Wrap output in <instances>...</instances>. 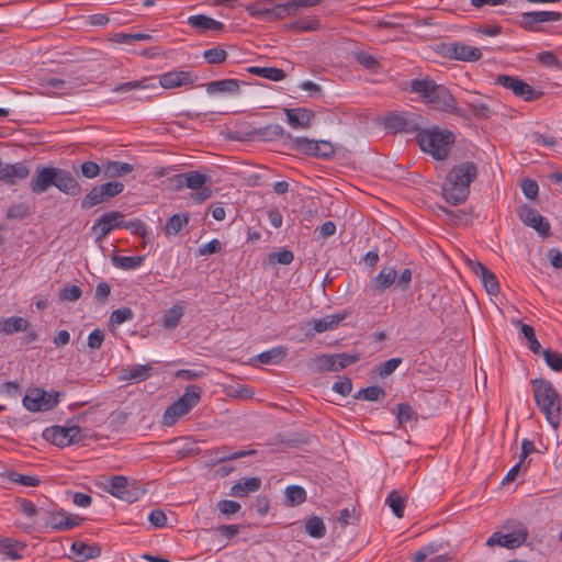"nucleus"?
Returning a JSON list of instances; mask_svg holds the SVG:
<instances>
[{
	"label": "nucleus",
	"mask_w": 562,
	"mask_h": 562,
	"mask_svg": "<svg viewBox=\"0 0 562 562\" xmlns=\"http://www.w3.org/2000/svg\"><path fill=\"white\" fill-rule=\"evenodd\" d=\"M383 127L394 135L397 133H416L414 140L441 142L454 140V134L450 130L440 126H426L423 115L413 111H389L382 119Z\"/></svg>",
	"instance_id": "f257e3e1"
},
{
	"label": "nucleus",
	"mask_w": 562,
	"mask_h": 562,
	"mask_svg": "<svg viewBox=\"0 0 562 562\" xmlns=\"http://www.w3.org/2000/svg\"><path fill=\"white\" fill-rule=\"evenodd\" d=\"M479 176V167L473 161H463L453 166L447 173L442 183V196L452 204L465 202L470 194V187Z\"/></svg>",
	"instance_id": "f03ea898"
},
{
	"label": "nucleus",
	"mask_w": 562,
	"mask_h": 562,
	"mask_svg": "<svg viewBox=\"0 0 562 562\" xmlns=\"http://www.w3.org/2000/svg\"><path fill=\"white\" fill-rule=\"evenodd\" d=\"M533 397L538 408L544 414L547 422L558 429L561 422V397L551 382L544 379L531 381Z\"/></svg>",
	"instance_id": "7ed1b4c3"
},
{
	"label": "nucleus",
	"mask_w": 562,
	"mask_h": 562,
	"mask_svg": "<svg viewBox=\"0 0 562 562\" xmlns=\"http://www.w3.org/2000/svg\"><path fill=\"white\" fill-rule=\"evenodd\" d=\"M210 180V176L199 171H188L184 173L176 175L171 178V182L177 189L187 187L193 190L194 192L190 194V200L198 204L211 198L212 190L209 187H205L206 182Z\"/></svg>",
	"instance_id": "20e7f679"
},
{
	"label": "nucleus",
	"mask_w": 562,
	"mask_h": 562,
	"mask_svg": "<svg viewBox=\"0 0 562 562\" xmlns=\"http://www.w3.org/2000/svg\"><path fill=\"white\" fill-rule=\"evenodd\" d=\"M43 437L55 446L68 447L80 442L85 436L78 425L52 426L44 430Z\"/></svg>",
	"instance_id": "39448f33"
},
{
	"label": "nucleus",
	"mask_w": 562,
	"mask_h": 562,
	"mask_svg": "<svg viewBox=\"0 0 562 562\" xmlns=\"http://www.w3.org/2000/svg\"><path fill=\"white\" fill-rule=\"evenodd\" d=\"M124 184L120 181H110L99 186H94L81 200L82 210H89L98 204L106 202L122 193Z\"/></svg>",
	"instance_id": "423d86ee"
},
{
	"label": "nucleus",
	"mask_w": 562,
	"mask_h": 562,
	"mask_svg": "<svg viewBox=\"0 0 562 562\" xmlns=\"http://www.w3.org/2000/svg\"><path fill=\"white\" fill-rule=\"evenodd\" d=\"M299 155H307L318 159L328 160L336 157L340 148L336 147L334 143H281Z\"/></svg>",
	"instance_id": "0eeeda50"
},
{
	"label": "nucleus",
	"mask_w": 562,
	"mask_h": 562,
	"mask_svg": "<svg viewBox=\"0 0 562 562\" xmlns=\"http://www.w3.org/2000/svg\"><path fill=\"white\" fill-rule=\"evenodd\" d=\"M23 406L31 412H45L53 409L59 402V393H48L42 389H34L23 397Z\"/></svg>",
	"instance_id": "6e6552de"
},
{
	"label": "nucleus",
	"mask_w": 562,
	"mask_h": 562,
	"mask_svg": "<svg viewBox=\"0 0 562 562\" xmlns=\"http://www.w3.org/2000/svg\"><path fill=\"white\" fill-rule=\"evenodd\" d=\"M528 537V530L521 522L517 524L512 531L506 533L496 531L486 541L490 547L499 546L507 549H515L521 546Z\"/></svg>",
	"instance_id": "1a4fd4ad"
},
{
	"label": "nucleus",
	"mask_w": 562,
	"mask_h": 562,
	"mask_svg": "<svg viewBox=\"0 0 562 562\" xmlns=\"http://www.w3.org/2000/svg\"><path fill=\"white\" fill-rule=\"evenodd\" d=\"M495 85L510 90L516 97L525 101H532L541 95V92L536 91L529 83L518 77L509 75H498L495 79Z\"/></svg>",
	"instance_id": "9d476101"
},
{
	"label": "nucleus",
	"mask_w": 562,
	"mask_h": 562,
	"mask_svg": "<svg viewBox=\"0 0 562 562\" xmlns=\"http://www.w3.org/2000/svg\"><path fill=\"white\" fill-rule=\"evenodd\" d=\"M425 103H427L430 108L438 111L456 113L457 115H463L462 110L456 105V100L453 95L443 85L437 83L430 97L427 99Z\"/></svg>",
	"instance_id": "9b49d317"
},
{
	"label": "nucleus",
	"mask_w": 562,
	"mask_h": 562,
	"mask_svg": "<svg viewBox=\"0 0 562 562\" xmlns=\"http://www.w3.org/2000/svg\"><path fill=\"white\" fill-rule=\"evenodd\" d=\"M520 221L531 228H533L541 237L550 236V223L542 216L536 209L528 204L520 205L517 210Z\"/></svg>",
	"instance_id": "f8f14e48"
},
{
	"label": "nucleus",
	"mask_w": 562,
	"mask_h": 562,
	"mask_svg": "<svg viewBox=\"0 0 562 562\" xmlns=\"http://www.w3.org/2000/svg\"><path fill=\"white\" fill-rule=\"evenodd\" d=\"M45 524L55 531H67L77 526L82 521V518L78 516L67 515L63 510L49 509L45 510Z\"/></svg>",
	"instance_id": "ddd939ff"
},
{
	"label": "nucleus",
	"mask_w": 562,
	"mask_h": 562,
	"mask_svg": "<svg viewBox=\"0 0 562 562\" xmlns=\"http://www.w3.org/2000/svg\"><path fill=\"white\" fill-rule=\"evenodd\" d=\"M360 359L359 353H333V355H323L318 358L319 368L323 371H334L337 372L342 370L353 363H356Z\"/></svg>",
	"instance_id": "4468645a"
},
{
	"label": "nucleus",
	"mask_w": 562,
	"mask_h": 562,
	"mask_svg": "<svg viewBox=\"0 0 562 562\" xmlns=\"http://www.w3.org/2000/svg\"><path fill=\"white\" fill-rule=\"evenodd\" d=\"M123 213L119 211L104 213L92 226V229L98 232L97 241L102 240L111 233V231L115 228H123Z\"/></svg>",
	"instance_id": "2eb2a0df"
},
{
	"label": "nucleus",
	"mask_w": 562,
	"mask_h": 562,
	"mask_svg": "<svg viewBox=\"0 0 562 562\" xmlns=\"http://www.w3.org/2000/svg\"><path fill=\"white\" fill-rule=\"evenodd\" d=\"M55 176L56 167H37L30 182L31 191L34 194H41L46 192L49 188L55 187Z\"/></svg>",
	"instance_id": "dca6fc26"
},
{
	"label": "nucleus",
	"mask_w": 562,
	"mask_h": 562,
	"mask_svg": "<svg viewBox=\"0 0 562 562\" xmlns=\"http://www.w3.org/2000/svg\"><path fill=\"white\" fill-rule=\"evenodd\" d=\"M443 48L445 56L450 59H457L461 61H476L482 57V52L480 48L463 43L448 44Z\"/></svg>",
	"instance_id": "f3484780"
},
{
	"label": "nucleus",
	"mask_w": 562,
	"mask_h": 562,
	"mask_svg": "<svg viewBox=\"0 0 562 562\" xmlns=\"http://www.w3.org/2000/svg\"><path fill=\"white\" fill-rule=\"evenodd\" d=\"M468 266L471 271L481 279L486 292L491 295H496L499 292V283L496 276L482 262L475 260H468Z\"/></svg>",
	"instance_id": "a211bd4d"
},
{
	"label": "nucleus",
	"mask_w": 562,
	"mask_h": 562,
	"mask_svg": "<svg viewBox=\"0 0 562 562\" xmlns=\"http://www.w3.org/2000/svg\"><path fill=\"white\" fill-rule=\"evenodd\" d=\"M109 493L114 497L126 501L128 503H133L138 498L137 490L131 488L127 477L123 475H115L111 479Z\"/></svg>",
	"instance_id": "6ab92c4d"
},
{
	"label": "nucleus",
	"mask_w": 562,
	"mask_h": 562,
	"mask_svg": "<svg viewBox=\"0 0 562 562\" xmlns=\"http://www.w3.org/2000/svg\"><path fill=\"white\" fill-rule=\"evenodd\" d=\"M196 78L198 77L192 71L172 70L160 75L159 83L165 89H172L192 85Z\"/></svg>",
	"instance_id": "aec40b11"
},
{
	"label": "nucleus",
	"mask_w": 562,
	"mask_h": 562,
	"mask_svg": "<svg viewBox=\"0 0 562 562\" xmlns=\"http://www.w3.org/2000/svg\"><path fill=\"white\" fill-rule=\"evenodd\" d=\"M30 172V168L23 161L15 164H2L0 161V180L8 184H14L19 180L26 179Z\"/></svg>",
	"instance_id": "412c9836"
},
{
	"label": "nucleus",
	"mask_w": 562,
	"mask_h": 562,
	"mask_svg": "<svg viewBox=\"0 0 562 562\" xmlns=\"http://www.w3.org/2000/svg\"><path fill=\"white\" fill-rule=\"evenodd\" d=\"M562 14L555 11H530L520 14L519 24L528 31L533 30V25L543 22H557L560 21Z\"/></svg>",
	"instance_id": "4be33fe9"
},
{
	"label": "nucleus",
	"mask_w": 562,
	"mask_h": 562,
	"mask_svg": "<svg viewBox=\"0 0 562 562\" xmlns=\"http://www.w3.org/2000/svg\"><path fill=\"white\" fill-rule=\"evenodd\" d=\"M55 187L63 193L76 196L82 191L78 180L66 169L56 168Z\"/></svg>",
	"instance_id": "5701e85b"
},
{
	"label": "nucleus",
	"mask_w": 562,
	"mask_h": 562,
	"mask_svg": "<svg viewBox=\"0 0 562 562\" xmlns=\"http://www.w3.org/2000/svg\"><path fill=\"white\" fill-rule=\"evenodd\" d=\"M187 23L198 33H205L207 31H223L224 23L216 21L204 14L190 15Z\"/></svg>",
	"instance_id": "b1692460"
},
{
	"label": "nucleus",
	"mask_w": 562,
	"mask_h": 562,
	"mask_svg": "<svg viewBox=\"0 0 562 562\" xmlns=\"http://www.w3.org/2000/svg\"><path fill=\"white\" fill-rule=\"evenodd\" d=\"M286 115V122L293 128H305L310 126L311 120L314 117L313 111L306 108L283 109Z\"/></svg>",
	"instance_id": "393cba45"
},
{
	"label": "nucleus",
	"mask_w": 562,
	"mask_h": 562,
	"mask_svg": "<svg viewBox=\"0 0 562 562\" xmlns=\"http://www.w3.org/2000/svg\"><path fill=\"white\" fill-rule=\"evenodd\" d=\"M153 367L150 364L128 366L121 370L120 381L143 382L151 375Z\"/></svg>",
	"instance_id": "a878e982"
},
{
	"label": "nucleus",
	"mask_w": 562,
	"mask_h": 562,
	"mask_svg": "<svg viewBox=\"0 0 562 562\" xmlns=\"http://www.w3.org/2000/svg\"><path fill=\"white\" fill-rule=\"evenodd\" d=\"M436 86V81L429 77L422 79L415 78L406 82V89H408L412 93L417 94L423 102L427 101Z\"/></svg>",
	"instance_id": "bb28decb"
},
{
	"label": "nucleus",
	"mask_w": 562,
	"mask_h": 562,
	"mask_svg": "<svg viewBox=\"0 0 562 562\" xmlns=\"http://www.w3.org/2000/svg\"><path fill=\"white\" fill-rule=\"evenodd\" d=\"M260 487L261 480L259 477H243L231 487L229 495L246 497L248 494L257 492Z\"/></svg>",
	"instance_id": "cd10ccee"
},
{
	"label": "nucleus",
	"mask_w": 562,
	"mask_h": 562,
	"mask_svg": "<svg viewBox=\"0 0 562 562\" xmlns=\"http://www.w3.org/2000/svg\"><path fill=\"white\" fill-rule=\"evenodd\" d=\"M240 83H245L238 79H222L214 80L206 85V92L209 94L216 93H227V94H238Z\"/></svg>",
	"instance_id": "c85d7f7f"
},
{
	"label": "nucleus",
	"mask_w": 562,
	"mask_h": 562,
	"mask_svg": "<svg viewBox=\"0 0 562 562\" xmlns=\"http://www.w3.org/2000/svg\"><path fill=\"white\" fill-rule=\"evenodd\" d=\"M397 272L393 267H383L375 278L372 279L370 285L378 292L382 293L395 283Z\"/></svg>",
	"instance_id": "c756f323"
},
{
	"label": "nucleus",
	"mask_w": 562,
	"mask_h": 562,
	"mask_svg": "<svg viewBox=\"0 0 562 562\" xmlns=\"http://www.w3.org/2000/svg\"><path fill=\"white\" fill-rule=\"evenodd\" d=\"M30 323L21 316H11L0 319V333L4 335H13L19 331H27Z\"/></svg>",
	"instance_id": "7c9ffc66"
},
{
	"label": "nucleus",
	"mask_w": 562,
	"mask_h": 562,
	"mask_svg": "<svg viewBox=\"0 0 562 562\" xmlns=\"http://www.w3.org/2000/svg\"><path fill=\"white\" fill-rule=\"evenodd\" d=\"M423 153L430 155L436 160H446L451 151L452 143H417Z\"/></svg>",
	"instance_id": "2f4dec72"
},
{
	"label": "nucleus",
	"mask_w": 562,
	"mask_h": 562,
	"mask_svg": "<svg viewBox=\"0 0 562 562\" xmlns=\"http://www.w3.org/2000/svg\"><path fill=\"white\" fill-rule=\"evenodd\" d=\"M283 29L294 33L317 31L321 29V21L318 18L305 16L284 24Z\"/></svg>",
	"instance_id": "473e14b6"
},
{
	"label": "nucleus",
	"mask_w": 562,
	"mask_h": 562,
	"mask_svg": "<svg viewBox=\"0 0 562 562\" xmlns=\"http://www.w3.org/2000/svg\"><path fill=\"white\" fill-rule=\"evenodd\" d=\"M25 547L26 544L21 541L0 536V553L11 560H20L22 555L19 551L25 549Z\"/></svg>",
	"instance_id": "72a5a7b5"
},
{
	"label": "nucleus",
	"mask_w": 562,
	"mask_h": 562,
	"mask_svg": "<svg viewBox=\"0 0 562 562\" xmlns=\"http://www.w3.org/2000/svg\"><path fill=\"white\" fill-rule=\"evenodd\" d=\"M134 170L133 165L123 161L108 160L102 166L104 177L116 178L127 175Z\"/></svg>",
	"instance_id": "f704fd0d"
},
{
	"label": "nucleus",
	"mask_w": 562,
	"mask_h": 562,
	"mask_svg": "<svg viewBox=\"0 0 562 562\" xmlns=\"http://www.w3.org/2000/svg\"><path fill=\"white\" fill-rule=\"evenodd\" d=\"M189 412V408H187V406L182 402L177 400L171 405H169L165 411L162 423L165 426H172L178 422L180 417L184 416Z\"/></svg>",
	"instance_id": "c9c22d12"
},
{
	"label": "nucleus",
	"mask_w": 562,
	"mask_h": 562,
	"mask_svg": "<svg viewBox=\"0 0 562 562\" xmlns=\"http://www.w3.org/2000/svg\"><path fill=\"white\" fill-rule=\"evenodd\" d=\"M265 13H266V21L271 22V21L282 20L290 15H294L295 11L291 3V0H289L284 3L276 4L272 8L265 9Z\"/></svg>",
	"instance_id": "e433bc0d"
},
{
	"label": "nucleus",
	"mask_w": 562,
	"mask_h": 562,
	"mask_svg": "<svg viewBox=\"0 0 562 562\" xmlns=\"http://www.w3.org/2000/svg\"><path fill=\"white\" fill-rule=\"evenodd\" d=\"M247 72L272 81H281L286 77L285 71L277 67L251 66L247 68Z\"/></svg>",
	"instance_id": "4c0bfd02"
},
{
	"label": "nucleus",
	"mask_w": 562,
	"mask_h": 562,
	"mask_svg": "<svg viewBox=\"0 0 562 562\" xmlns=\"http://www.w3.org/2000/svg\"><path fill=\"white\" fill-rule=\"evenodd\" d=\"M304 529L306 533L315 539H321L326 535V526L318 516H311L304 520Z\"/></svg>",
	"instance_id": "58836bf2"
},
{
	"label": "nucleus",
	"mask_w": 562,
	"mask_h": 562,
	"mask_svg": "<svg viewBox=\"0 0 562 562\" xmlns=\"http://www.w3.org/2000/svg\"><path fill=\"white\" fill-rule=\"evenodd\" d=\"M346 314H333L326 315L323 318L315 319L313 322V328L316 333H324L328 329L335 328L342 319H345Z\"/></svg>",
	"instance_id": "ea45409f"
},
{
	"label": "nucleus",
	"mask_w": 562,
	"mask_h": 562,
	"mask_svg": "<svg viewBox=\"0 0 562 562\" xmlns=\"http://www.w3.org/2000/svg\"><path fill=\"white\" fill-rule=\"evenodd\" d=\"M284 494L286 506H299L306 501V491L300 485L288 486Z\"/></svg>",
	"instance_id": "a19ab883"
},
{
	"label": "nucleus",
	"mask_w": 562,
	"mask_h": 562,
	"mask_svg": "<svg viewBox=\"0 0 562 562\" xmlns=\"http://www.w3.org/2000/svg\"><path fill=\"white\" fill-rule=\"evenodd\" d=\"M286 357V348L276 347L257 356V359L263 364H278Z\"/></svg>",
	"instance_id": "79ce46f5"
},
{
	"label": "nucleus",
	"mask_w": 562,
	"mask_h": 562,
	"mask_svg": "<svg viewBox=\"0 0 562 562\" xmlns=\"http://www.w3.org/2000/svg\"><path fill=\"white\" fill-rule=\"evenodd\" d=\"M71 551L82 560L93 559L100 555V548L90 546L80 541H75L71 544Z\"/></svg>",
	"instance_id": "37998d69"
},
{
	"label": "nucleus",
	"mask_w": 562,
	"mask_h": 562,
	"mask_svg": "<svg viewBox=\"0 0 562 562\" xmlns=\"http://www.w3.org/2000/svg\"><path fill=\"white\" fill-rule=\"evenodd\" d=\"M183 316V307L180 305H173L171 308L166 311L162 318V326L166 329H173L178 326Z\"/></svg>",
	"instance_id": "c03bdc74"
},
{
	"label": "nucleus",
	"mask_w": 562,
	"mask_h": 562,
	"mask_svg": "<svg viewBox=\"0 0 562 562\" xmlns=\"http://www.w3.org/2000/svg\"><path fill=\"white\" fill-rule=\"evenodd\" d=\"M385 503L390 506L393 514L397 518H402L404 516L405 510V497H403L398 491H392L387 495Z\"/></svg>",
	"instance_id": "a18cd8bd"
},
{
	"label": "nucleus",
	"mask_w": 562,
	"mask_h": 562,
	"mask_svg": "<svg viewBox=\"0 0 562 562\" xmlns=\"http://www.w3.org/2000/svg\"><path fill=\"white\" fill-rule=\"evenodd\" d=\"M201 394V387L192 384L186 387L184 393L178 400L191 411L200 402Z\"/></svg>",
	"instance_id": "49530a36"
},
{
	"label": "nucleus",
	"mask_w": 562,
	"mask_h": 562,
	"mask_svg": "<svg viewBox=\"0 0 562 562\" xmlns=\"http://www.w3.org/2000/svg\"><path fill=\"white\" fill-rule=\"evenodd\" d=\"M189 223L188 214H173L166 223L165 231L168 235H177Z\"/></svg>",
	"instance_id": "de8ad7c7"
},
{
	"label": "nucleus",
	"mask_w": 562,
	"mask_h": 562,
	"mask_svg": "<svg viewBox=\"0 0 562 562\" xmlns=\"http://www.w3.org/2000/svg\"><path fill=\"white\" fill-rule=\"evenodd\" d=\"M112 261L116 268L123 270H133L142 265L144 257L142 256H114Z\"/></svg>",
	"instance_id": "09e8293b"
},
{
	"label": "nucleus",
	"mask_w": 562,
	"mask_h": 562,
	"mask_svg": "<svg viewBox=\"0 0 562 562\" xmlns=\"http://www.w3.org/2000/svg\"><path fill=\"white\" fill-rule=\"evenodd\" d=\"M213 453L215 456L214 462L221 463V462H225V461H229V460H236L239 458H244L246 456H251L255 453V450H239V451L229 453L227 451V448L224 447V448L215 450Z\"/></svg>",
	"instance_id": "8fccbe9b"
},
{
	"label": "nucleus",
	"mask_w": 562,
	"mask_h": 562,
	"mask_svg": "<svg viewBox=\"0 0 562 562\" xmlns=\"http://www.w3.org/2000/svg\"><path fill=\"white\" fill-rule=\"evenodd\" d=\"M386 393L384 389L379 385H371L366 389H361L355 395L357 400H366V401H379L385 397Z\"/></svg>",
	"instance_id": "3c124183"
},
{
	"label": "nucleus",
	"mask_w": 562,
	"mask_h": 562,
	"mask_svg": "<svg viewBox=\"0 0 562 562\" xmlns=\"http://www.w3.org/2000/svg\"><path fill=\"white\" fill-rule=\"evenodd\" d=\"M227 52L221 47H213L203 52V58L211 65H221L227 59Z\"/></svg>",
	"instance_id": "603ef678"
},
{
	"label": "nucleus",
	"mask_w": 562,
	"mask_h": 562,
	"mask_svg": "<svg viewBox=\"0 0 562 562\" xmlns=\"http://www.w3.org/2000/svg\"><path fill=\"white\" fill-rule=\"evenodd\" d=\"M355 59L357 63H359L361 66L367 68L368 70L375 71L380 67V63L376 60V58L366 52H357L355 54Z\"/></svg>",
	"instance_id": "864d4df0"
},
{
	"label": "nucleus",
	"mask_w": 562,
	"mask_h": 562,
	"mask_svg": "<svg viewBox=\"0 0 562 562\" xmlns=\"http://www.w3.org/2000/svg\"><path fill=\"white\" fill-rule=\"evenodd\" d=\"M396 418L400 424L411 423L413 420H417V413L411 405L401 403L397 405Z\"/></svg>",
	"instance_id": "5fc2aeb1"
},
{
	"label": "nucleus",
	"mask_w": 562,
	"mask_h": 562,
	"mask_svg": "<svg viewBox=\"0 0 562 562\" xmlns=\"http://www.w3.org/2000/svg\"><path fill=\"white\" fill-rule=\"evenodd\" d=\"M542 356L548 367H550L553 371H562V355L560 352L544 349L542 350Z\"/></svg>",
	"instance_id": "6e6d98bb"
},
{
	"label": "nucleus",
	"mask_w": 562,
	"mask_h": 562,
	"mask_svg": "<svg viewBox=\"0 0 562 562\" xmlns=\"http://www.w3.org/2000/svg\"><path fill=\"white\" fill-rule=\"evenodd\" d=\"M23 393L21 383L18 381L4 382L0 385V395L5 397H19Z\"/></svg>",
	"instance_id": "4d7b16f0"
},
{
	"label": "nucleus",
	"mask_w": 562,
	"mask_h": 562,
	"mask_svg": "<svg viewBox=\"0 0 562 562\" xmlns=\"http://www.w3.org/2000/svg\"><path fill=\"white\" fill-rule=\"evenodd\" d=\"M537 60L546 67L562 69V64L552 52H540L537 54Z\"/></svg>",
	"instance_id": "13d9d810"
},
{
	"label": "nucleus",
	"mask_w": 562,
	"mask_h": 562,
	"mask_svg": "<svg viewBox=\"0 0 562 562\" xmlns=\"http://www.w3.org/2000/svg\"><path fill=\"white\" fill-rule=\"evenodd\" d=\"M148 87L156 88V86L154 83L147 85V80L146 79L133 80V81H127V82H123V83L117 85L113 89V91L124 93V92H128L131 90L145 89V88H148Z\"/></svg>",
	"instance_id": "bf43d9fd"
},
{
	"label": "nucleus",
	"mask_w": 562,
	"mask_h": 562,
	"mask_svg": "<svg viewBox=\"0 0 562 562\" xmlns=\"http://www.w3.org/2000/svg\"><path fill=\"white\" fill-rule=\"evenodd\" d=\"M102 168L94 161L87 160L80 164L79 172L87 179H94L101 172Z\"/></svg>",
	"instance_id": "052dcab7"
},
{
	"label": "nucleus",
	"mask_w": 562,
	"mask_h": 562,
	"mask_svg": "<svg viewBox=\"0 0 562 562\" xmlns=\"http://www.w3.org/2000/svg\"><path fill=\"white\" fill-rule=\"evenodd\" d=\"M151 35L146 33H117L114 35L116 43H133L138 41H149Z\"/></svg>",
	"instance_id": "680f3d73"
},
{
	"label": "nucleus",
	"mask_w": 562,
	"mask_h": 562,
	"mask_svg": "<svg viewBox=\"0 0 562 562\" xmlns=\"http://www.w3.org/2000/svg\"><path fill=\"white\" fill-rule=\"evenodd\" d=\"M134 313L130 307L114 310L111 313L110 321L115 325H121L127 321H132Z\"/></svg>",
	"instance_id": "e2e57ef3"
},
{
	"label": "nucleus",
	"mask_w": 562,
	"mask_h": 562,
	"mask_svg": "<svg viewBox=\"0 0 562 562\" xmlns=\"http://www.w3.org/2000/svg\"><path fill=\"white\" fill-rule=\"evenodd\" d=\"M9 479L13 483H19L21 485L32 486V487L37 486L41 483V481L37 476L24 475V474H20L16 472H11L9 474Z\"/></svg>",
	"instance_id": "0e129e2a"
},
{
	"label": "nucleus",
	"mask_w": 562,
	"mask_h": 562,
	"mask_svg": "<svg viewBox=\"0 0 562 562\" xmlns=\"http://www.w3.org/2000/svg\"><path fill=\"white\" fill-rule=\"evenodd\" d=\"M18 509L29 518L36 516L40 510H43L42 507L38 508L33 502L26 498H20L18 501Z\"/></svg>",
	"instance_id": "69168bd1"
},
{
	"label": "nucleus",
	"mask_w": 562,
	"mask_h": 562,
	"mask_svg": "<svg viewBox=\"0 0 562 562\" xmlns=\"http://www.w3.org/2000/svg\"><path fill=\"white\" fill-rule=\"evenodd\" d=\"M82 295V290L78 285H68L60 290L59 297L63 301L76 302Z\"/></svg>",
	"instance_id": "338daca9"
},
{
	"label": "nucleus",
	"mask_w": 562,
	"mask_h": 562,
	"mask_svg": "<svg viewBox=\"0 0 562 562\" xmlns=\"http://www.w3.org/2000/svg\"><path fill=\"white\" fill-rule=\"evenodd\" d=\"M258 134L262 136L260 140H272V137H281L283 135V127L279 124L268 125L265 128H260Z\"/></svg>",
	"instance_id": "774afa93"
}]
</instances>
